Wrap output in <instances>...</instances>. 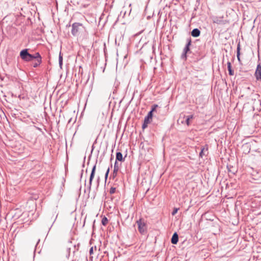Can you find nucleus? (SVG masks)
Returning a JSON list of instances; mask_svg holds the SVG:
<instances>
[{"mask_svg": "<svg viewBox=\"0 0 261 261\" xmlns=\"http://www.w3.org/2000/svg\"><path fill=\"white\" fill-rule=\"evenodd\" d=\"M84 30L85 28L82 23L75 22L72 25L71 33L73 36H77L80 32Z\"/></svg>", "mask_w": 261, "mask_h": 261, "instance_id": "f257e3e1", "label": "nucleus"}, {"mask_svg": "<svg viewBox=\"0 0 261 261\" xmlns=\"http://www.w3.org/2000/svg\"><path fill=\"white\" fill-rule=\"evenodd\" d=\"M20 57L22 60L26 62L33 61V58H34L32 55L29 53L28 49H22L20 52Z\"/></svg>", "mask_w": 261, "mask_h": 261, "instance_id": "f03ea898", "label": "nucleus"}, {"mask_svg": "<svg viewBox=\"0 0 261 261\" xmlns=\"http://www.w3.org/2000/svg\"><path fill=\"white\" fill-rule=\"evenodd\" d=\"M138 230L141 234H144L147 230V225L144 220L140 219L137 221Z\"/></svg>", "mask_w": 261, "mask_h": 261, "instance_id": "7ed1b4c3", "label": "nucleus"}, {"mask_svg": "<svg viewBox=\"0 0 261 261\" xmlns=\"http://www.w3.org/2000/svg\"><path fill=\"white\" fill-rule=\"evenodd\" d=\"M187 43L184 49L183 53L181 55V58L185 60L187 59V54L190 52V46L191 45V39L190 37L188 38L187 40Z\"/></svg>", "mask_w": 261, "mask_h": 261, "instance_id": "20e7f679", "label": "nucleus"}, {"mask_svg": "<svg viewBox=\"0 0 261 261\" xmlns=\"http://www.w3.org/2000/svg\"><path fill=\"white\" fill-rule=\"evenodd\" d=\"M153 114L151 112H148L147 115L144 118V122L142 124V128L145 129L148 126V124L151 122L152 119Z\"/></svg>", "mask_w": 261, "mask_h": 261, "instance_id": "39448f33", "label": "nucleus"}, {"mask_svg": "<svg viewBox=\"0 0 261 261\" xmlns=\"http://www.w3.org/2000/svg\"><path fill=\"white\" fill-rule=\"evenodd\" d=\"M95 170H96V164L93 166L92 171H91V174H90V175L89 183V185L88 186V188L89 191L91 190V188L92 182V180L94 177Z\"/></svg>", "mask_w": 261, "mask_h": 261, "instance_id": "423d86ee", "label": "nucleus"}, {"mask_svg": "<svg viewBox=\"0 0 261 261\" xmlns=\"http://www.w3.org/2000/svg\"><path fill=\"white\" fill-rule=\"evenodd\" d=\"M255 76L257 81L261 82V65L258 64L255 72Z\"/></svg>", "mask_w": 261, "mask_h": 261, "instance_id": "0eeeda50", "label": "nucleus"}, {"mask_svg": "<svg viewBox=\"0 0 261 261\" xmlns=\"http://www.w3.org/2000/svg\"><path fill=\"white\" fill-rule=\"evenodd\" d=\"M206 153H208V147H207V146H206V148L205 147H203L201 148V151H200V152L199 153V156L201 158H203V156H205L206 155Z\"/></svg>", "mask_w": 261, "mask_h": 261, "instance_id": "6e6552de", "label": "nucleus"}, {"mask_svg": "<svg viewBox=\"0 0 261 261\" xmlns=\"http://www.w3.org/2000/svg\"><path fill=\"white\" fill-rule=\"evenodd\" d=\"M178 241V236L176 232L173 233L171 242L173 244H176Z\"/></svg>", "mask_w": 261, "mask_h": 261, "instance_id": "1a4fd4ad", "label": "nucleus"}, {"mask_svg": "<svg viewBox=\"0 0 261 261\" xmlns=\"http://www.w3.org/2000/svg\"><path fill=\"white\" fill-rule=\"evenodd\" d=\"M200 34V31L198 29H194L191 32V35L194 37H197Z\"/></svg>", "mask_w": 261, "mask_h": 261, "instance_id": "9d476101", "label": "nucleus"}, {"mask_svg": "<svg viewBox=\"0 0 261 261\" xmlns=\"http://www.w3.org/2000/svg\"><path fill=\"white\" fill-rule=\"evenodd\" d=\"M119 168L117 165V162L116 161H115L114 166V170L113 172V176L114 178L117 176V172L119 170Z\"/></svg>", "mask_w": 261, "mask_h": 261, "instance_id": "9b49d317", "label": "nucleus"}, {"mask_svg": "<svg viewBox=\"0 0 261 261\" xmlns=\"http://www.w3.org/2000/svg\"><path fill=\"white\" fill-rule=\"evenodd\" d=\"M119 161L123 162L124 161V158H123L122 154L120 152H117L116 153V161Z\"/></svg>", "mask_w": 261, "mask_h": 261, "instance_id": "f8f14e48", "label": "nucleus"}, {"mask_svg": "<svg viewBox=\"0 0 261 261\" xmlns=\"http://www.w3.org/2000/svg\"><path fill=\"white\" fill-rule=\"evenodd\" d=\"M240 42L237 45V59L239 62H241V59H240Z\"/></svg>", "mask_w": 261, "mask_h": 261, "instance_id": "ddd939ff", "label": "nucleus"}, {"mask_svg": "<svg viewBox=\"0 0 261 261\" xmlns=\"http://www.w3.org/2000/svg\"><path fill=\"white\" fill-rule=\"evenodd\" d=\"M227 68L230 75H233L234 74L233 70L231 69V65L230 62L227 63Z\"/></svg>", "mask_w": 261, "mask_h": 261, "instance_id": "4468645a", "label": "nucleus"}, {"mask_svg": "<svg viewBox=\"0 0 261 261\" xmlns=\"http://www.w3.org/2000/svg\"><path fill=\"white\" fill-rule=\"evenodd\" d=\"M41 59H39V60H35V61L33 62L32 65L34 67L36 68L41 63Z\"/></svg>", "mask_w": 261, "mask_h": 261, "instance_id": "2eb2a0df", "label": "nucleus"}, {"mask_svg": "<svg viewBox=\"0 0 261 261\" xmlns=\"http://www.w3.org/2000/svg\"><path fill=\"white\" fill-rule=\"evenodd\" d=\"M33 57V61L34 60H39V59H41V57L39 53H36L34 55H32Z\"/></svg>", "mask_w": 261, "mask_h": 261, "instance_id": "dca6fc26", "label": "nucleus"}, {"mask_svg": "<svg viewBox=\"0 0 261 261\" xmlns=\"http://www.w3.org/2000/svg\"><path fill=\"white\" fill-rule=\"evenodd\" d=\"M108 223V219L107 217H104L101 220V223L103 225L106 226Z\"/></svg>", "mask_w": 261, "mask_h": 261, "instance_id": "f3484780", "label": "nucleus"}, {"mask_svg": "<svg viewBox=\"0 0 261 261\" xmlns=\"http://www.w3.org/2000/svg\"><path fill=\"white\" fill-rule=\"evenodd\" d=\"M158 107V105H154L152 106L151 110L149 112H151L152 114H153V112H154L156 109V108Z\"/></svg>", "mask_w": 261, "mask_h": 261, "instance_id": "a211bd4d", "label": "nucleus"}, {"mask_svg": "<svg viewBox=\"0 0 261 261\" xmlns=\"http://www.w3.org/2000/svg\"><path fill=\"white\" fill-rule=\"evenodd\" d=\"M178 208H174L173 212H172V215L174 216L178 212Z\"/></svg>", "mask_w": 261, "mask_h": 261, "instance_id": "6ab92c4d", "label": "nucleus"}, {"mask_svg": "<svg viewBox=\"0 0 261 261\" xmlns=\"http://www.w3.org/2000/svg\"><path fill=\"white\" fill-rule=\"evenodd\" d=\"M115 191H116V188L112 187V188H111V189L110 190V193L113 194L115 192Z\"/></svg>", "mask_w": 261, "mask_h": 261, "instance_id": "aec40b11", "label": "nucleus"}, {"mask_svg": "<svg viewBox=\"0 0 261 261\" xmlns=\"http://www.w3.org/2000/svg\"><path fill=\"white\" fill-rule=\"evenodd\" d=\"M109 171H110V168H108V169H107V171L105 174V178L107 179V177H108V174H109Z\"/></svg>", "mask_w": 261, "mask_h": 261, "instance_id": "412c9836", "label": "nucleus"}, {"mask_svg": "<svg viewBox=\"0 0 261 261\" xmlns=\"http://www.w3.org/2000/svg\"><path fill=\"white\" fill-rule=\"evenodd\" d=\"M59 61H63V57H62V56L61 55V53H60L59 57Z\"/></svg>", "mask_w": 261, "mask_h": 261, "instance_id": "4be33fe9", "label": "nucleus"}, {"mask_svg": "<svg viewBox=\"0 0 261 261\" xmlns=\"http://www.w3.org/2000/svg\"><path fill=\"white\" fill-rule=\"evenodd\" d=\"M93 247H92L90 249L89 253L90 255H91L92 254H93Z\"/></svg>", "mask_w": 261, "mask_h": 261, "instance_id": "5701e85b", "label": "nucleus"}, {"mask_svg": "<svg viewBox=\"0 0 261 261\" xmlns=\"http://www.w3.org/2000/svg\"><path fill=\"white\" fill-rule=\"evenodd\" d=\"M186 123L188 125H189V123H190V120H189V118H186Z\"/></svg>", "mask_w": 261, "mask_h": 261, "instance_id": "b1692460", "label": "nucleus"}, {"mask_svg": "<svg viewBox=\"0 0 261 261\" xmlns=\"http://www.w3.org/2000/svg\"><path fill=\"white\" fill-rule=\"evenodd\" d=\"M59 66H60V68H62V66L63 65V61H59Z\"/></svg>", "mask_w": 261, "mask_h": 261, "instance_id": "393cba45", "label": "nucleus"}, {"mask_svg": "<svg viewBox=\"0 0 261 261\" xmlns=\"http://www.w3.org/2000/svg\"><path fill=\"white\" fill-rule=\"evenodd\" d=\"M193 115H190V116H188L187 118H189V120H190L191 119H192L193 118Z\"/></svg>", "mask_w": 261, "mask_h": 261, "instance_id": "a878e982", "label": "nucleus"}, {"mask_svg": "<svg viewBox=\"0 0 261 261\" xmlns=\"http://www.w3.org/2000/svg\"><path fill=\"white\" fill-rule=\"evenodd\" d=\"M220 21H221V20H217L214 21V22H216L217 23H220Z\"/></svg>", "mask_w": 261, "mask_h": 261, "instance_id": "bb28decb", "label": "nucleus"}, {"mask_svg": "<svg viewBox=\"0 0 261 261\" xmlns=\"http://www.w3.org/2000/svg\"><path fill=\"white\" fill-rule=\"evenodd\" d=\"M98 183H99V178L97 179V184H98Z\"/></svg>", "mask_w": 261, "mask_h": 261, "instance_id": "cd10ccee", "label": "nucleus"}, {"mask_svg": "<svg viewBox=\"0 0 261 261\" xmlns=\"http://www.w3.org/2000/svg\"><path fill=\"white\" fill-rule=\"evenodd\" d=\"M255 96H257V97H258V96H259V95H257V94H255Z\"/></svg>", "mask_w": 261, "mask_h": 261, "instance_id": "c85d7f7f", "label": "nucleus"}]
</instances>
